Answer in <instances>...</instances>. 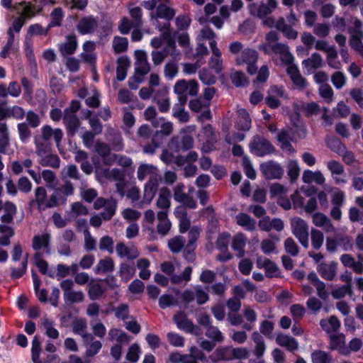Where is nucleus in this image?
Wrapping results in <instances>:
<instances>
[{
  "mask_svg": "<svg viewBox=\"0 0 363 363\" xmlns=\"http://www.w3.org/2000/svg\"><path fill=\"white\" fill-rule=\"evenodd\" d=\"M63 137L60 128L53 129L49 125H43L40 131L36 132L33 136L35 145V153L40 157V164L43 167L58 168L60 167V157L57 155L51 154V140L53 138L57 146L60 145Z\"/></svg>",
  "mask_w": 363,
  "mask_h": 363,
  "instance_id": "obj_1",
  "label": "nucleus"
},
{
  "mask_svg": "<svg viewBox=\"0 0 363 363\" xmlns=\"http://www.w3.org/2000/svg\"><path fill=\"white\" fill-rule=\"evenodd\" d=\"M279 35L276 31H270L266 35V43L259 46V50L265 54L274 53L279 55L280 60L284 64H291L294 62V57L289 52V47L283 43H278Z\"/></svg>",
  "mask_w": 363,
  "mask_h": 363,
  "instance_id": "obj_2",
  "label": "nucleus"
},
{
  "mask_svg": "<svg viewBox=\"0 0 363 363\" xmlns=\"http://www.w3.org/2000/svg\"><path fill=\"white\" fill-rule=\"evenodd\" d=\"M173 132V125L171 122L163 121L160 130H156L152 136L151 143L143 145V151L146 154L152 155L161 146L164 140Z\"/></svg>",
  "mask_w": 363,
  "mask_h": 363,
  "instance_id": "obj_3",
  "label": "nucleus"
},
{
  "mask_svg": "<svg viewBox=\"0 0 363 363\" xmlns=\"http://www.w3.org/2000/svg\"><path fill=\"white\" fill-rule=\"evenodd\" d=\"M199 85L196 80H179L174 86V91L177 95L178 101L186 104L188 96H196L198 93Z\"/></svg>",
  "mask_w": 363,
  "mask_h": 363,
  "instance_id": "obj_4",
  "label": "nucleus"
},
{
  "mask_svg": "<svg viewBox=\"0 0 363 363\" xmlns=\"http://www.w3.org/2000/svg\"><path fill=\"white\" fill-rule=\"evenodd\" d=\"M292 233L298 240L299 242L304 248L309 246L308 242V225L307 223L301 218H296L291 220Z\"/></svg>",
  "mask_w": 363,
  "mask_h": 363,
  "instance_id": "obj_5",
  "label": "nucleus"
},
{
  "mask_svg": "<svg viewBox=\"0 0 363 363\" xmlns=\"http://www.w3.org/2000/svg\"><path fill=\"white\" fill-rule=\"evenodd\" d=\"M73 286L74 281L72 279H65L60 283V287L63 290L65 303L67 305H72L84 301V295L83 292L74 291Z\"/></svg>",
  "mask_w": 363,
  "mask_h": 363,
  "instance_id": "obj_6",
  "label": "nucleus"
},
{
  "mask_svg": "<svg viewBox=\"0 0 363 363\" xmlns=\"http://www.w3.org/2000/svg\"><path fill=\"white\" fill-rule=\"evenodd\" d=\"M258 59V53L252 49H245L237 57L236 63L238 65L247 64V71L250 74H255L257 72V67L255 65Z\"/></svg>",
  "mask_w": 363,
  "mask_h": 363,
  "instance_id": "obj_7",
  "label": "nucleus"
},
{
  "mask_svg": "<svg viewBox=\"0 0 363 363\" xmlns=\"http://www.w3.org/2000/svg\"><path fill=\"white\" fill-rule=\"evenodd\" d=\"M194 138L191 135L184 133L181 135L174 136L171 138L168 147L174 152L187 151L192 148Z\"/></svg>",
  "mask_w": 363,
  "mask_h": 363,
  "instance_id": "obj_8",
  "label": "nucleus"
},
{
  "mask_svg": "<svg viewBox=\"0 0 363 363\" xmlns=\"http://www.w3.org/2000/svg\"><path fill=\"white\" fill-rule=\"evenodd\" d=\"M251 152L257 156L262 157L274 152V147L272 143L263 137L256 135L250 145Z\"/></svg>",
  "mask_w": 363,
  "mask_h": 363,
  "instance_id": "obj_9",
  "label": "nucleus"
},
{
  "mask_svg": "<svg viewBox=\"0 0 363 363\" xmlns=\"http://www.w3.org/2000/svg\"><path fill=\"white\" fill-rule=\"evenodd\" d=\"M278 2L277 0H267V3H261L257 5L255 3L250 5V12L252 15L259 18H264L272 13L277 9Z\"/></svg>",
  "mask_w": 363,
  "mask_h": 363,
  "instance_id": "obj_10",
  "label": "nucleus"
},
{
  "mask_svg": "<svg viewBox=\"0 0 363 363\" xmlns=\"http://www.w3.org/2000/svg\"><path fill=\"white\" fill-rule=\"evenodd\" d=\"M173 320L179 329L195 335L199 334V331L200 329L191 320L188 319L184 312H177L173 316Z\"/></svg>",
  "mask_w": 363,
  "mask_h": 363,
  "instance_id": "obj_11",
  "label": "nucleus"
},
{
  "mask_svg": "<svg viewBox=\"0 0 363 363\" xmlns=\"http://www.w3.org/2000/svg\"><path fill=\"white\" fill-rule=\"evenodd\" d=\"M174 199L179 203H182L189 208L194 209L196 208V201L189 194L185 192V186L182 183H178L173 189Z\"/></svg>",
  "mask_w": 363,
  "mask_h": 363,
  "instance_id": "obj_12",
  "label": "nucleus"
},
{
  "mask_svg": "<svg viewBox=\"0 0 363 363\" xmlns=\"http://www.w3.org/2000/svg\"><path fill=\"white\" fill-rule=\"evenodd\" d=\"M99 27L98 18L93 16H84L78 21L76 28L82 35L92 34Z\"/></svg>",
  "mask_w": 363,
  "mask_h": 363,
  "instance_id": "obj_13",
  "label": "nucleus"
},
{
  "mask_svg": "<svg viewBox=\"0 0 363 363\" xmlns=\"http://www.w3.org/2000/svg\"><path fill=\"white\" fill-rule=\"evenodd\" d=\"M260 169L264 177L269 180L280 179L284 174V169L281 165L273 161L262 164Z\"/></svg>",
  "mask_w": 363,
  "mask_h": 363,
  "instance_id": "obj_14",
  "label": "nucleus"
},
{
  "mask_svg": "<svg viewBox=\"0 0 363 363\" xmlns=\"http://www.w3.org/2000/svg\"><path fill=\"white\" fill-rule=\"evenodd\" d=\"M135 56L136 59L135 74L144 78V76L150 71V65L147 62V54L145 51L138 50L135 52Z\"/></svg>",
  "mask_w": 363,
  "mask_h": 363,
  "instance_id": "obj_15",
  "label": "nucleus"
},
{
  "mask_svg": "<svg viewBox=\"0 0 363 363\" xmlns=\"http://www.w3.org/2000/svg\"><path fill=\"white\" fill-rule=\"evenodd\" d=\"M95 150L101 157L104 164L111 165L116 161L117 155L111 154V147L108 144L98 141L95 145Z\"/></svg>",
  "mask_w": 363,
  "mask_h": 363,
  "instance_id": "obj_16",
  "label": "nucleus"
},
{
  "mask_svg": "<svg viewBox=\"0 0 363 363\" xmlns=\"http://www.w3.org/2000/svg\"><path fill=\"white\" fill-rule=\"evenodd\" d=\"M176 11L173 8L167 6L165 4H160L156 8V12L150 13V18L157 21L158 18H164L167 21L172 20Z\"/></svg>",
  "mask_w": 363,
  "mask_h": 363,
  "instance_id": "obj_17",
  "label": "nucleus"
},
{
  "mask_svg": "<svg viewBox=\"0 0 363 363\" xmlns=\"http://www.w3.org/2000/svg\"><path fill=\"white\" fill-rule=\"evenodd\" d=\"M337 266V263L335 261L330 264L322 262L318 265L317 271L324 279L332 281L336 277Z\"/></svg>",
  "mask_w": 363,
  "mask_h": 363,
  "instance_id": "obj_18",
  "label": "nucleus"
},
{
  "mask_svg": "<svg viewBox=\"0 0 363 363\" xmlns=\"http://www.w3.org/2000/svg\"><path fill=\"white\" fill-rule=\"evenodd\" d=\"M158 188V181L157 177L150 178L148 182L145 186L143 201L138 204V207L142 208L143 203H150L154 198Z\"/></svg>",
  "mask_w": 363,
  "mask_h": 363,
  "instance_id": "obj_19",
  "label": "nucleus"
},
{
  "mask_svg": "<svg viewBox=\"0 0 363 363\" xmlns=\"http://www.w3.org/2000/svg\"><path fill=\"white\" fill-rule=\"evenodd\" d=\"M313 223L319 228H322L326 233H333L335 228L330 218L322 213H315L312 216Z\"/></svg>",
  "mask_w": 363,
  "mask_h": 363,
  "instance_id": "obj_20",
  "label": "nucleus"
},
{
  "mask_svg": "<svg viewBox=\"0 0 363 363\" xmlns=\"http://www.w3.org/2000/svg\"><path fill=\"white\" fill-rule=\"evenodd\" d=\"M77 46V36L74 34L68 35L66 41L59 45V51L64 57L71 55L74 53Z\"/></svg>",
  "mask_w": 363,
  "mask_h": 363,
  "instance_id": "obj_21",
  "label": "nucleus"
},
{
  "mask_svg": "<svg viewBox=\"0 0 363 363\" xmlns=\"http://www.w3.org/2000/svg\"><path fill=\"white\" fill-rule=\"evenodd\" d=\"M73 332L75 334L81 335L84 342L89 343L94 340V336L91 333H86L87 325L84 319H76L72 323Z\"/></svg>",
  "mask_w": 363,
  "mask_h": 363,
  "instance_id": "obj_22",
  "label": "nucleus"
},
{
  "mask_svg": "<svg viewBox=\"0 0 363 363\" xmlns=\"http://www.w3.org/2000/svg\"><path fill=\"white\" fill-rule=\"evenodd\" d=\"M63 122L66 125L67 134L70 136H74L75 133L78 131L80 121L76 114H70V113H64L63 116Z\"/></svg>",
  "mask_w": 363,
  "mask_h": 363,
  "instance_id": "obj_23",
  "label": "nucleus"
},
{
  "mask_svg": "<svg viewBox=\"0 0 363 363\" xmlns=\"http://www.w3.org/2000/svg\"><path fill=\"white\" fill-rule=\"evenodd\" d=\"M213 362L230 361L233 359L232 347L229 346L219 347L210 356Z\"/></svg>",
  "mask_w": 363,
  "mask_h": 363,
  "instance_id": "obj_24",
  "label": "nucleus"
},
{
  "mask_svg": "<svg viewBox=\"0 0 363 363\" xmlns=\"http://www.w3.org/2000/svg\"><path fill=\"white\" fill-rule=\"evenodd\" d=\"M292 63L288 64L289 66L286 69L287 74L295 85L301 89L306 88L307 86L306 79L301 75L297 66L292 65Z\"/></svg>",
  "mask_w": 363,
  "mask_h": 363,
  "instance_id": "obj_25",
  "label": "nucleus"
},
{
  "mask_svg": "<svg viewBox=\"0 0 363 363\" xmlns=\"http://www.w3.org/2000/svg\"><path fill=\"white\" fill-rule=\"evenodd\" d=\"M235 128L242 131H247L250 129L251 119L246 109L240 108L238 111Z\"/></svg>",
  "mask_w": 363,
  "mask_h": 363,
  "instance_id": "obj_26",
  "label": "nucleus"
},
{
  "mask_svg": "<svg viewBox=\"0 0 363 363\" xmlns=\"http://www.w3.org/2000/svg\"><path fill=\"white\" fill-rule=\"evenodd\" d=\"M25 111L20 106L5 107L1 103V120L6 118H13L17 120L23 119Z\"/></svg>",
  "mask_w": 363,
  "mask_h": 363,
  "instance_id": "obj_27",
  "label": "nucleus"
},
{
  "mask_svg": "<svg viewBox=\"0 0 363 363\" xmlns=\"http://www.w3.org/2000/svg\"><path fill=\"white\" fill-rule=\"evenodd\" d=\"M277 343L281 347H286L289 351L294 352L298 347V343L291 336L284 335L282 333L278 334L276 337Z\"/></svg>",
  "mask_w": 363,
  "mask_h": 363,
  "instance_id": "obj_28",
  "label": "nucleus"
},
{
  "mask_svg": "<svg viewBox=\"0 0 363 363\" xmlns=\"http://www.w3.org/2000/svg\"><path fill=\"white\" fill-rule=\"evenodd\" d=\"M116 252L121 257H127L128 259H134L139 256V252L135 247H128L123 242L116 245Z\"/></svg>",
  "mask_w": 363,
  "mask_h": 363,
  "instance_id": "obj_29",
  "label": "nucleus"
},
{
  "mask_svg": "<svg viewBox=\"0 0 363 363\" xmlns=\"http://www.w3.org/2000/svg\"><path fill=\"white\" fill-rule=\"evenodd\" d=\"M236 223L247 230L252 231L256 228V220L249 215L244 213H240L236 216Z\"/></svg>",
  "mask_w": 363,
  "mask_h": 363,
  "instance_id": "obj_30",
  "label": "nucleus"
},
{
  "mask_svg": "<svg viewBox=\"0 0 363 363\" xmlns=\"http://www.w3.org/2000/svg\"><path fill=\"white\" fill-rule=\"evenodd\" d=\"M1 210L4 212V214L1 216V222L11 223L17 211L16 205L11 201H6L4 206L1 205Z\"/></svg>",
  "mask_w": 363,
  "mask_h": 363,
  "instance_id": "obj_31",
  "label": "nucleus"
},
{
  "mask_svg": "<svg viewBox=\"0 0 363 363\" xmlns=\"http://www.w3.org/2000/svg\"><path fill=\"white\" fill-rule=\"evenodd\" d=\"M89 213V210L86 206L81 202H74L71 205V210L67 213L68 220L76 219L79 216H86Z\"/></svg>",
  "mask_w": 363,
  "mask_h": 363,
  "instance_id": "obj_32",
  "label": "nucleus"
},
{
  "mask_svg": "<svg viewBox=\"0 0 363 363\" xmlns=\"http://www.w3.org/2000/svg\"><path fill=\"white\" fill-rule=\"evenodd\" d=\"M66 201L67 198L62 196V189H55L46 201L45 209L57 207L60 205V202L65 203Z\"/></svg>",
  "mask_w": 363,
  "mask_h": 363,
  "instance_id": "obj_33",
  "label": "nucleus"
},
{
  "mask_svg": "<svg viewBox=\"0 0 363 363\" xmlns=\"http://www.w3.org/2000/svg\"><path fill=\"white\" fill-rule=\"evenodd\" d=\"M114 269V262L111 257H107L99 260L94 268V272L96 274L101 273L111 272Z\"/></svg>",
  "mask_w": 363,
  "mask_h": 363,
  "instance_id": "obj_34",
  "label": "nucleus"
},
{
  "mask_svg": "<svg viewBox=\"0 0 363 363\" xmlns=\"http://www.w3.org/2000/svg\"><path fill=\"white\" fill-rule=\"evenodd\" d=\"M116 78L118 81L125 79L127 74V69L130 66V61L128 57L121 56L117 60Z\"/></svg>",
  "mask_w": 363,
  "mask_h": 363,
  "instance_id": "obj_35",
  "label": "nucleus"
},
{
  "mask_svg": "<svg viewBox=\"0 0 363 363\" xmlns=\"http://www.w3.org/2000/svg\"><path fill=\"white\" fill-rule=\"evenodd\" d=\"M246 237L242 233L237 234L233 240L232 247L235 251L238 252L237 256L242 257L245 255L244 247L246 245Z\"/></svg>",
  "mask_w": 363,
  "mask_h": 363,
  "instance_id": "obj_36",
  "label": "nucleus"
},
{
  "mask_svg": "<svg viewBox=\"0 0 363 363\" xmlns=\"http://www.w3.org/2000/svg\"><path fill=\"white\" fill-rule=\"evenodd\" d=\"M325 143L327 146L333 152L337 154L342 155L345 152V150L346 149L345 145L342 143V141L337 138V137L328 136L325 139Z\"/></svg>",
  "mask_w": 363,
  "mask_h": 363,
  "instance_id": "obj_37",
  "label": "nucleus"
},
{
  "mask_svg": "<svg viewBox=\"0 0 363 363\" xmlns=\"http://www.w3.org/2000/svg\"><path fill=\"white\" fill-rule=\"evenodd\" d=\"M170 191L167 187H162L160 190L159 196L157 201V206L160 208L168 210L170 207L169 197Z\"/></svg>",
  "mask_w": 363,
  "mask_h": 363,
  "instance_id": "obj_38",
  "label": "nucleus"
},
{
  "mask_svg": "<svg viewBox=\"0 0 363 363\" xmlns=\"http://www.w3.org/2000/svg\"><path fill=\"white\" fill-rule=\"evenodd\" d=\"M46 199L47 191L45 188L43 186L37 187L35 189V201L40 212L45 210Z\"/></svg>",
  "mask_w": 363,
  "mask_h": 363,
  "instance_id": "obj_39",
  "label": "nucleus"
},
{
  "mask_svg": "<svg viewBox=\"0 0 363 363\" xmlns=\"http://www.w3.org/2000/svg\"><path fill=\"white\" fill-rule=\"evenodd\" d=\"M50 241V235L49 233L35 235L33 238L32 247L35 250H39L43 247L47 249L49 247Z\"/></svg>",
  "mask_w": 363,
  "mask_h": 363,
  "instance_id": "obj_40",
  "label": "nucleus"
},
{
  "mask_svg": "<svg viewBox=\"0 0 363 363\" xmlns=\"http://www.w3.org/2000/svg\"><path fill=\"white\" fill-rule=\"evenodd\" d=\"M320 325L325 332L330 333L332 330L337 331L340 328V322L336 316L332 315L328 320H321Z\"/></svg>",
  "mask_w": 363,
  "mask_h": 363,
  "instance_id": "obj_41",
  "label": "nucleus"
},
{
  "mask_svg": "<svg viewBox=\"0 0 363 363\" xmlns=\"http://www.w3.org/2000/svg\"><path fill=\"white\" fill-rule=\"evenodd\" d=\"M156 167L152 164H140L138 169L137 175L138 179L143 181L145 179L147 175H150L151 178L156 177L155 174Z\"/></svg>",
  "mask_w": 363,
  "mask_h": 363,
  "instance_id": "obj_42",
  "label": "nucleus"
},
{
  "mask_svg": "<svg viewBox=\"0 0 363 363\" xmlns=\"http://www.w3.org/2000/svg\"><path fill=\"white\" fill-rule=\"evenodd\" d=\"M232 83L237 87L245 86L249 84V80L241 71H234L230 74Z\"/></svg>",
  "mask_w": 363,
  "mask_h": 363,
  "instance_id": "obj_43",
  "label": "nucleus"
},
{
  "mask_svg": "<svg viewBox=\"0 0 363 363\" xmlns=\"http://www.w3.org/2000/svg\"><path fill=\"white\" fill-rule=\"evenodd\" d=\"M185 104H182L179 101L173 106V116L178 118L182 123H186L189 120L188 112L184 111Z\"/></svg>",
  "mask_w": 363,
  "mask_h": 363,
  "instance_id": "obj_44",
  "label": "nucleus"
},
{
  "mask_svg": "<svg viewBox=\"0 0 363 363\" xmlns=\"http://www.w3.org/2000/svg\"><path fill=\"white\" fill-rule=\"evenodd\" d=\"M186 240L182 236H176L168 241V247L173 253H179L184 249Z\"/></svg>",
  "mask_w": 363,
  "mask_h": 363,
  "instance_id": "obj_45",
  "label": "nucleus"
},
{
  "mask_svg": "<svg viewBox=\"0 0 363 363\" xmlns=\"http://www.w3.org/2000/svg\"><path fill=\"white\" fill-rule=\"evenodd\" d=\"M302 65L306 68L311 65L313 69H318L323 67V60L319 53L315 52L311 55V57L304 60Z\"/></svg>",
  "mask_w": 363,
  "mask_h": 363,
  "instance_id": "obj_46",
  "label": "nucleus"
},
{
  "mask_svg": "<svg viewBox=\"0 0 363 363\" xmlns=\"http://www.w3.org/2000/svg\"><path fill=\"white\" fill-rule=\"evenodd\" d=\"M311 359L313 363H331V355L323 350H317L312 352Z\"/></svg>",
  "mask_w": 363,
  "mask_h": 363,
  "instance_id": "obj_47",
  "label": "nucleus"
},
{
  "mask_svg": "<svg viewBox=\"0 0 363 363\" xmlns=\"http://www.w3.org/2000/svg\"><path fill=\"white\" fill-rule=\"evenodd\" d=\"M128 41L126 38L115 36L113 40V48L116 54L124 52L127 50Z\"/></svg>",
  "mask_w": 363,
  "mask_h": 363,
  "instance_id": "obj_48",
  "label": "nucleus"
},
{
  "mask_svg": "<svg viewBox=\"0 0 363 363\" xmlns=\"http://www.w3.org/2000/svg\"><path fill=\"white\" fill-rule=\"evenodd\" d=\"M30 126L26 124L24 122L20 123L17 125L18 133L19 135L20 140L25 143L28 141V140L32 136V132Z\"/></svg>",
  "mask_w": 363,
  "mask_h": 363,
  "instance_id": "obj_49",
  "label": "nucleus"
},
{
  "mask_svg": "<svg viewBox=\"0 0 363 363\" xmlns=\"http://www.w3.org/2000/svg\"><path fill=\"white\" fill-rule=\"evenodd\" d=\"M116 201L114 199H110L108 205L104 207V210L100 213V216L105 220H111L116 213Z\"/></svg>",
  "mask_w": 363,
  "mask_h": 363,
  "instance_id": "obj_50",
  "label": "nucleus"
},
{
  "mask_svg": "<svg viewBox=\"0 0 363 363\" xmlns=\"http://www.w3.org/2000/svg\"><path fill=\"white\" fill-rule=\"evenodd\" d=\"M311 236L312 246L315 250H319L323 243V233L316 228H312L311 230Z\"/></svg>",
  "mask_w": 363,
  "mask_h": 363,
  "instance_id": "obj_51",
  "label": "nucleus"
},
{
  "mask_svg": "<svg viewBox=\"0 0 363 363\" xmlns=\"http://www.w3.org/2000/svg\"><path fill=\"white\" fill-rule=\"evenodd\" d=\"M330 349L337 350L343 354H348V350L344 347V342L340 339V336L333 335L330 336Z\"/></svg>",
  "mask_w": 363,
  "mask_h": 363,
  "instance_id": "obj_52",
  "label": "nucleus"
},
{
  "mask_svg": "<svg viewBox=\"0 0 363 363\" xmlns=\"http://www.w3.org/2000/svg\"><path fill=\"white\" fill-rule=\"evenodd\" d=\"M41 352V346L39 337L35 335L32 341V360L33 363H43L40 359V354Z\"/></svg>",
  "mask_w": 363,
  "mask_h": 363,
  "instance_id": "obj_53",
  "label": "nucleus"
},
{
  "mask_svg": "<svg viewBox=\"0 0 363 363\" xmlns=\"http://www.w3.org/2000/svg\"><path fill=\"white\" fill-rule=\"evenodd\" d=\"M132 18L131 23L135 28H140L143 26L142 9L139 6L133 7L129 10Z\"/></svg>",
  "mask_w": 363,
  "mask_h": 363,
  "instance_id": "obj_54",
  "label": "nucleus"
},
{
  "mask_svg": "<svg viewBox=\"0 0 363 363\" xmlns=\"http://www.w3.org/2000/svg\"><path fill=\"white\" fill-rule=\"evenodd\" d=\"M89 286L88 295L89 298L92 301L99 299L105 291L101 285L98 283H91Z\"/></svg>",
  "mask_w": 363,
  "mask_h": 363,
  "instance_id": "obj_55",
  "label": "nucleus"
},
{
  "mask_svg": "<svg viewBox=\"0 0 363 363\" xmlns=\"http://www.w3.org/2000/svg\"><path fill=\"white\" fill-rule=\"evenodd\" d=\"M25 116L26 122L24 123L30 126L32 128H36L40 125V117L33 111L30 110L26 113L25 112Z\"/></svg>",
  "mask_w": 363,
  "mask_h": 363,
  "instance_id": "obj_56",
  "label": "nucleus"
},
{
  "mask_svg": "<svg viewBox=\"0 0 363 363\" xmlns=\"http://www.w3.org/2000/svg\"><path fill=\"white\" fill-rule=\"evenodd\" d=\"M135 269L125 263L120 265L119 274L123 280L128 281L135 274Z\"/></svg>",
  "mask_w": 363,
  "mask_h": 363,
  "instance_id": "obj_57",
  "label": "nucleus"
},
{
  "mask_svg": "<svg viewBox=\"0 0 363 363\" xmlns=\"http://www.w3.org/2000/svg\"><path fill=\"white\" fill-rule=\"evenodd\" d=\"M300 168L296 160H290L287 165V174L291 182H294L300 174Z\"/></svg>",
  "mask_w": 363,
  "mask_h": 363,
  "instance_id": "obj_58",
  "label": "nucleus"
},
{
  "mask_svg": "<svg viewBox=\"0 0 363 363\" xmlns=\"http://www.w3.org/2000/svg\"><path fill=\"white\" fill-rule=\"evenodd\" d=\"M162 38L167 42V48L164 50V52H169L171 55H174L176 43L172 33L164 32L162 33Z\"/></svg>",
  "mask_w": 363,
  "mask_h": 363,
  "instance_id": "obj_59",
  "label": "nucleus"
},
{
  "mask_svg": "<svg viewBox=\"0 0 363 363\" xmlns=\"http://www.w3.org/2000/svg\"><path fill=\"white\" fill-rule=\"evenodd\" d=\"M152 130L150 125L147 124H144L139 127L137 131V136L140 144L147 140L151 136H152Z\"/></svg>",
  "mask_w": 363,
  "mask_h": 363,
  "instance_id": "obj_60",
  "label": "nucleus"
},
{
  "mask_svg": "<svg viewBox=\"0 0 363 363\" xmlns=\"http://www.w3.org/2000/svg\"><path fill=\"white\" fill-rule=\"evenodd\" d=\"M205 335L215 342H222L224 340L222 333L218 329V328L213 325H211L207 328Z\"/></svg>",
  "mask_w": 363,
  "mask_h": 363,
  "instance_id": "obj_61",
  "label": "nucleus"
},
{
  "mask_svg": "<svg viewBox=\"0 0 363 363\" xmlns=\"http://www.w3.org/2000/svg\"><path fill=\"white\" fill-rule=\"evenodd\" d=\"M110 135L111 138L109 140L113 150L121 151L123 148V143L121 133L113 130Z\"/></svg>",
  "mask_w": 363,
  "mask_h": 363,
  "instance_id": "obj_62",
  "label": "nucleus"
},
{
  "mask_svg": "<svg viewBox=\"0 0 363 363\" xmlns=\"http://www.w3.org/2000/svg\"><path fill=\"white\" fill-rule=\"evenodd\" d=\"M191 267H186L182 274H172L171 277V281L173 284H180L182 281H189L191 279Z\"/></svg>",
  "mask_w": 363,
  "mask_h": 363,
  "instance_id": "obj_63",
  "label": "nucleus"
},
{
  "mask_svg": "<svg viewBox=\"0 0 363 363\" xmlns=\"http://www.w3.org/2000/svg\"><path fill=\"white\" fill-rule=\"evenodd\" d=\"M14 235V230L11 226L1 225V246H7L10 244V238Z\"/></svg>",
  "mask_w": 363,
  "mask_h": 363,
  "instance_id": "obj_64",
  "label": "nucleus"
}]
</instances>
